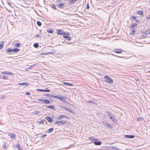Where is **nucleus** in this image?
<instances>
[{
	"mask_svg": "<svg viewBox=\"0 0 150 150\" xmlns=\"http://www.w3.org/2000/svg\"><path fill=\"white\" fill-rule=\"evenodd\" d=\"M101 122L105 127H107L108 129H112V126L110 124H108L106 120H102L101 121Z\"/></svg>",
	"mask_w": 150,
	"mask_h": 150,
	"instance_id": "f257e3e1",
	"label": "nucleus"
},
{
	"mask_svg": "<svg viewBox=\"0 0 150 150\" xmlns=\"http://www.w3.org/2000/svg\"><path fill=\"white\" fill-rule=\"evenodd\" d=\"M104 79L106 82L108 83L112 84L113 82L112 79L107 76H105Z\"/></svg>",
	"mask_w": 150,
	"mask_h": 150,
	"instance_id": "f03ea898",
	"label": "nucleus"
},
{
	"mask_svg": "<svg viewBox=\"0 0 150 150\" xmlns=\"http://www.w3.org/2000/svg\"><path fill=\"white\" fill-rule=\"evenodd\" d=\"M106 113L107 114V115L108 116V117H109L110 119L112 121H114L115 120V118L114 117H112V116H113L112 113H111L108 111H107L106 112Z\"/></svg>",
	"mask_w": 150,
	"mask_h": 150,
	"instance_id": "7ed1b4c3",
	"label": "nucleus"
},
{
	"mask_svg": "<svg viewBox=\"0 0 150 150\" xmlns=\"http://www.w3.org/2000/svg\"><path fill=\"white\" fill-rule=\"evenodd\" d=\"M54 123L56 124H58V125H62L64 124H66L67 122L65 121H58L55 122Z\"/></svg>",
	"mask_w": 150,
	"mask_h": 150,
	"instance_id": "20e7f679",
	"label": "nucleus"
},
{
	"mask_svg": "<svg viewBox=\"0 0 150 150\" xmlns=\"http://www.w3.org/2000/svg\"><path fill=\"white\" fill-rule=\"evenodd\" d=\"M56 52V50L54 49H52L51 50V51L50 52H47V57H48V55L49 54H52L51 56L53 57L52 56H54L53 54L55 53Z\"/></svg>",
	"mask_w": 150,
	"mask_h": 150,
	"instance_id": "39448f33",
	"label": "nucleus"
},
{
	"mask_svg": "<svg viewBox=\"0 0 150 150\" xmlns=\"http://www.w3.org/2000/svg\"><path fill=\"white\" fill-rule=\"evenodd\" d=\"M64 96L62 95H58L55 96L54 98H56L59 99L61 101L63 99V98Z\"/></svg>",
	"mask_w": 150,
	"mask_h": 150,
	"instance_id": "423d86ee",
	"label": "nucleus"
},
{
	"mask_svg": "<svg viewBox=\"0 0 150 150\" xmlns=\"http://www.w3.org/2000/svg\"><path fill=\"white\" fill-rule=\"evenodd\" d=\"M57 34L59 35H63L64 34V31L62 30H57Z\"/></svg>",
	"mask_w": 150,
	"mask_h": 150,
	"instance_id": "0eeeda50",
	"label": "nucleus"
},
{
	"mask_svg": "<svg viewBox=\"0 0 150 150\" xmlns=\"http://www.w3.org/2000/svg\"><path fill=\"white\" fill-rule=\"evenodd\" d=\"M8 136L11 138H15V135L14 134L12 133H8Z\"/></svg>",
	"mask_w": 150,
	"mask_h": 150,
	"instance_id": "6e6552de",
	"label": "nucleus"
},
{
	"mask_svg": "<svg viewBox=\"0 0 150 150\" xmlns=\"http://www.w3.org/2000/svg\"><path fill=\"white\" fill-rule=\"evenodd\" d=\"M2 74H6V75H12L13 73L11 72L8 71H6L5 72H2L1 73Z\"/></svg>",
	"mask_w": 150,
	"mask_h": 150,
	"instance_id": "1a4fd4ad",
	"label": "nucleus"
},
{
	"mask_svg": "<svg viewBox=\"0 0 150 150\" xmlns=\"http://www.w3.org/2000/svg\"><path fill=\"white\" fill-rule=\"evenodd\" d=\"M125 137L127 138L132 139L134 137V135H125Z\"/></svg>",
	"mask_w": 150,
	"mask_h": 150,
	"instance_id": "9d476101",
	"label": "nucleus"
},
{
	"mask_svg": "<svg viewBox=\"0 0 150 150\" xmlns=\"http://www.w3.org/2000/svg\"><path fill=\"white\" fill-rule=\"evenodd\" d=\"M62 83H63V84L65 85L69 86H73V85L72 84L70 83H69L68 82H62Z\"/></svg>",
	"mask_w": 150,
	"mask_h": 150,
	"instance_id": "9b49d317",
	"label": "nucleus"
},
{
	"mask_svg": "<svg viewBox=\"0 0 150 150\" xmlns=\"http://www.w3.org/2000/svg\"><path fill=\"white\" fill-rule=\"evenodd\" d=\"M18 85H20L21 86H26L28 85V83H19L18 84Z\"/></svg>",
	"mask_w": 150,
	"mask_h": 150,
	"instance_id": "f8f14e48",
	"label": "nucleus"
},
{
	"mask_svg": "<svg viewBox=\"0 0 150 150\" xmlns=\"http://www.w3.org/2000/svg\"><path fill=\"white\" fill-rule=\"evenodd\" d=\"M115 52L118 53H121L122 51V50L121 49H115L114 50Z\"/></svg>",
	"mask_w": 150,
	"mask_h": 150,
	"instance_id": "ddd939ff",
	"label": "nucleus"
},
{
	"mask_svg": "<svg viewBox=\"0 0 150 150\" xmlns=\"http://www.w3.org/2000/svg\"><path fill=\"white\" fill-rule=\"evenodd\" d=\"M63 37L64 38H67L70 35V34L69 33H64V34L63 35Z\"/></svg>",
	"mask_w": 150,
	"mask_h": 150,
	"instance_id": "4468645a",
	"label": "nucleus"
},
{
	"mask_svg": "<svg viewBox=\"0 0 150 150\" xmlns=\"http://www.w3.org/2000/svg\"><path fill=\"white\" fill-rule=\"evenodd\" d=\"M137 14H139L140 15H141L142 16H143V11L142 10H141L139 11H137Z\"/></svg>",
	"mask_w": 150,
	"mask_h": 150,
	"instance_id": "2eb2a0df",
	"label": "nucleus"
},
{
	"mask_svg": "<svg viewBox=\"0 0 150 150\" xmlns=\"http://www.w3.org/2000/svg\"><path fill=\"white\" fill-rule=\"evenodd\" d=\"M94 144L96 145H100L101 144V142L100 141H98L97 142L95 141L94 142Z\"/></svg>",
	"mask_w": 150,
	"mask_h": 150,
	"instance_id": "dca6fc26",
	"label": "nucleus"
},
{
	"mask_svg": "<svg viewBox=\"0 0 150 150\" xmlns=\"http://www.w3.org/2000/svg\"><path fill=\"white\" fill-rule=\"evenodd\" d=\"M88 138L92 142H94L96 140L95 138L92 137H88ZM96 140H98L96 139Z\"/></svg>",
	"mask_w": 150,
	"mask_h": 150,
	"instance_id": "f3484780",
	"label": "nucleus"
},
{
	"mask_svg": "<svg viewBox=\"0 0 150 150\" xmlns=\"http://www.w3.org/2000/svg\"><path fill=\"white\" fill-rule=\"evenodd\" d=\"M58 7L59 8H63L64 7V4L63 3H60L58 4Z\"/></svg>",
	"mask_w": 150,
	"mask_h": 150,
	"instance_id": "a211bd4d",
	"label": "nucleus"
},
{
	"mask_svg": "<svg viewBox=\"0 0 150 150\" xmlns=\"http://www.w3.org/2000/svg\"><path fill=\"white\" fill-rule=\"evenodd\" d=\"M15 147L17 148L19 150H21L22 149V148L21 147L20 145L19 144L18 145H16Z\"/></svg>",
	"mask_w": 150,
	"mask_h": 150,
	"instance_id": "6ab92c4d",
	"label": "nucleus"
},
{
	"mask_svg": "<svg viewBox=\"0 0 150 150\" xmlns=\"http://www.w3.org/2000/svg\"><path fill=\"white\" fill-rule=\"evenodd\" d=\"M53 29L51 28H50L47 29V32L51 34L53 33Z\"/></svg>",
	"mask_w": 150,
	"mask_h": 150,
	"instance_id": "aec40b11",
	"label": "nucleus"
},
{
	"mask_svg": "<svg viewBox=\"0 0 150 150\" xmlns=\"http://www.w3.org/2000/svg\"><path fill=\"white\" fill-rule=\"evenodd\" d=\"M4 42L3 41L0 44V50L2 49H3V47L4 46Z\"/></svg>",
	"mask_w": 150,
	"mask_h": 150,
	"instance_id": "412c9836",
	"label": "nucleus"
},
{
	"mask_svg": "<svg viewBox=\"0 0 150 150\" xmlns=\"http://www.w3.org/2000/svg\"><path fill=\"white\" fill-rule=\"evenodd\" d=\"M65 117V115H62L59 116L57 117V119L58 120H60L62 118H64Z\"/></svg>",
	"mask_w": 150,
	"mask_h": 150,
	"instance_id": "4be33fe9",
	"label": "nucleus"
},
{
	"mask_svg": "<svg viewBox=\"0 0 150 150\" xmlns=\"http://www.w3.org/2000/svg\"><path fill=\"white\" fill-rule=\"evenodd\" d=\"M47 108H50L53 110H54L55 108L54 106L52 105L47 106Z\"/></svg>",
	"mask_w": 150,
	"mask_h": 150,
	"instance_id": "5701e85b",
	"label": "nucleus"
},
{
	"mask_svg": "<svg viewBox=\"0 0 150 150\" xmlns=\"http://www.w3.org/2000/svg\"><path fill=\"white\" fill-rule=\"evenodd\" d=\"M37 91H39L41 92H47V89H37Z\"/></svg>",
	"mask_w": 150,
	"mask_h": 150,
	"instance_id": "b1692460",
	"label": "nucleus"
},
{
	"mask_svg": "<svg viewBox=\"0 0 150 150\" xmlns=\"http://www.w3.org/2000/svg\"><path fill=\"white\" fill-rule=\"evenodd\" d=\"M55 96L54 95V94L52 95H50L49 94L47 93V98L48 97H50L52 98H54Z\"/></svg>",
	"mask_w": 150,
	"mask_h": 150,
	"instance_id": "393cba45",
	"label": "nucleus"
},
{
	"mask_svg": "<svg viewBox=\"0 0 150 150\" xmlns=\"http://www.w3.org/2000/svg\"><path fill=\"white\" fill-rule=\"evenodd\" d=\"M52 119L49 116H47V121L49 122L52 121Z\"/></svg>",
	"mask_w": 150,
	"mask_h": 150,
	"instance_id": "a878e982",
	"label": "nucleus"
},
{
	"mask_svg": "<svg viewBox=\"0 0 150 150\" xmlns=\"http://www.w3.org/2000/svg\"><path fill=\"white\" fill-rule=\"evenodd\" d=\"M6 142H5L4 143V144H3V146H2V147L3 148H4L5 149H6L7 148H6Z\"/></svg>",
	"mask_w": 150,
	"mask_h": 150,
	"instance_id": "bb28decb",
	"label": "nucleus"
},
{
	"mask_svg": "<svg viewBox=\"0 0 150 150\" xmlns=\"http://www.w3.org/2000/svg\"><path fill=\"white\" fill-rule=\"evenodd\" d=\"M54 129V128H52L50 129H49L47 130V131L48 132V133H50L52 132Z\"/></svg>",
	"mask_w": 150,
	"mask_h": 150,
	"instance_id": "cd10ccee",
	"label": "nucleus"
},
{
	"mask_svg": "<svg viewBox=\"0 0 150 150\" xmlns=\"http://www.w3.org/2000/svg\"><path fill=\"white\" fill-rule=\"evenodd\" d=\"M45 121L46 122H47L45 120H41L40 121H39V122H38V123L39 124H43L45 122Z\"/></svg>",
	"mask_w": 150,
	"mask_h": 150,
	"instance_id": "c85d7f7f",
	"label": "nucleus"
},
{
	"mask_svg": "<svg viewBox=\"0 0 150 150\" xmlns=\"http://www.w3.org/2000/svg\"><path fill=\"white\" fill-rule=\"evenodd\" d=\"M33 46L35 48H38L39 47V44L38 43H35L33 45Z\"/></svg>",
	"mask_w": 150,
	"mask_h": 150,
	"instance_id": "c756f323",
	"label": "nucleus"
},
{
	"mask_svg": "<svg viewBox=\"0 0 150 150\" xmlns=\"http://www.w3.org/2000/svg\"><path fill=\"white\" fill-rule=\"evenodd\" d=\"M13 49H12L11 48H8V49H7V51L8 52H12V51H13Z\"/></svg>",
	"mask_w": 150,
	"mask_h": 150,
	"instance_id": "7c9ffc66",
	"label": "nucleus"
},
{
	"mask_svg": "<svg viewBox=\"0 0 150 150\" xmlns=\"http://www.w3.org/2000/svg\"><path fill=\"white\" fill-rule=\"evenodd\" d=\"M137 24L136 23H135L133 24V25H132L131 26V28H133L135 26H137Z\"/></svg>",
	"mask_w": 150,
	"mask_h": 150,
	"instance_id": "2f4dec72",
	"label": "nucleus"
},
{
	"mask_svg": "<svg viewBox=\"0 0 150 150\" xmlns=\"http://www.w3.org/2000/svg\"><path fill=\"white\" fill-rule=\"evenodd\" d=\"M60 107L64 109L65 110H67L68 108L67 107L62 105H60Z\"/></svg>",
	"mask_w": 150,
	"mask_h": 150,
	"instance_id": "473e14b6",
	"label": "nucleus"
},
{
	"mask_svg": "<svg viewBox=\"0 0 150 150\" xmlns=\"http://www.w3.org/2000/svg\"><path fill=\"white\" fill-rule=\"evenodd\" d=\"M37 23L39 26H40L42 25L41 23L39 21H37Z\"/></svg>",
	"mask_w": 150,
	"mask_h": 150,
	"instance_id": "72a5a7b5",
	"label": "nucleus"
},
{
	"mask_svg": "<svg viewBox=\"0 0 150 150\" xmlns=\"http://www.w3.org/2000/svg\"><path fill=\"white\" fill-rule=\"evenodd\" d=\"M13 51L15 52H18L19 51V50L17 48H16L13 49Z\"/></svg>",
	"mask_w": 150,
	"mask_h": 150,
	"instance_id": "f704fd0d",
	"label": "nucleus"
},
{
	"mask_svg": "<svg viewBox=\"0 0 150 150\" xmlns=\"http://www.w3.org/2000/svg\"><path fill=\"white\" fill-rule=\"evenodd\" d=\"M20 46V45L19 43H17L15 44V46L16 47H19Z\"/></svg>",
	"mask_w": 150,
	"mask_h": 150,
	"instance_id": "c9c22d12",
	"label": "nucleus"
},
{
	"mask_svg": "<svg viewBox=\"0 0 150 150\" xmlns=\"http://www.w3.org/2000/svg\"><path fill=\"white\" fill-rule=\"evenodd\" d=\"M117 0H113V1H112L111 2V4H113L115 3L117 1Z\"/></svg>",
	"mask_w": 150,
	"mask_h": 150,
	"instance_id": "e433bc0d",
	"label": "nucleus"
},
{
	"mask_svg": "<svg viewBox=\"0 0 150 150\" xmlns=\"http://www.w3.org/2000/svg\"><path fill=\"white\" fill-rule=\"evenodd\" d=\"M65 97H64L63 98V99L62 100V102L65 103L66 102V100L65 99Z\"/></svg>",
	"mask_w": 150,
	"mask_h": 150,
	"instance_id": "4c0bfd02",
	"label": "nucleus"
},
{
	"mask_svg": "<svg viewBox=\"0 0 150 150\" xmlns=\"http://www.w3.org/2000/svg\"><path fill=\"white\" fill-rule=\"evenodd\" d=\"M135 30L134 29H133L131 32V34H134V32H135Z\"/></svg>",
	"mask_w": 150,
	"mask_h": 150,
	"instance_id": "58836bf2",
	"label": "nucleus"
},
{
	"mask_svg": "<svg viewBox=\"0 0 150 150\" xmlns=\"http://www.w3.org/2000/svg\"><path fill=\"white\" fill-rule=\"evenodd\" d=\"M88 103H91L93 104H94L95 103V102L93 101V100L89 101H88Z\"/></svg>",
	"mask_w": 150,
	"mask_h": 150,
	"instance_id": "ea45409f",
	"label": "nucleus"
},
{
	"mask_svg": "<svg viewBox=\"0 0 150 150\" xmlns=\"http://www.w3.org/2000/svg\"><path fill=\"white\" fill-rule=\"evenodd\" d=\"M2 78H3V79H7V77L6 76H3L2 77Z\"/></svg>",
	"mask_w": 150,
	"mask_h": 150,
	"instance_id": "a19ab883",
	"label": "nucleus"
},
{
	"mask_svg": "<svg viewBox=\"0 0 150 150\" xmlns=\"http://www.w3.org/2000/svg\"><path fill=\"white\" fill-rule=\"evenodd\" d=\"M40 36H41L40 35L38 34L35 36V37L36 38H39Z\"/></svg>",
	"mask_w": 150,
	"mask_h": 150,
	"instance_id": "79ce46f5",
	"label": "nucleus"
},
{
	"mask_svg": "<svg viewBox=\"0 0 150 150\" xmlns=\"http://www.w3.org/2000/svg\"><path fill=\"white\" fill-rule=\"evenodd\" d=\"M42 102L46 104H47V99H43V100H42Z\"/></svg>",
	"mask_w": 150,
	"mask_h": 150,
	"instance_id": "37998d69",
	"label": "nucleus"
},
{
	"mask_svg": "<svg viewBox=\"0 0 150 150\" xmlns=\"http://www.w3.org/2000/svg\"><path fill=\"white\" fill-rule=\"evenodd\" d=\"M51 7L54 9L56 10V8L55 6V5L54 4L52 5V6H51Z\"/></svg>",
	"mask_w": 150,
	"mask_h": 150,
	"instance_id": "c03bdc74",
	"label": "nucleus"
},
{
	"mask_svg": "<svg viewBox=\"0 0 150 150\" xmlns=\"http://www.w3.org/2000/svg\"><path fill=\"white\" fill-rule=\"evenodd\" d=\"M39 111H35L34 112H33V113H34L35 115H36L38 114V113H39Z\"/></svg>",
	"mask_w": 150,
	"mask_h": 150,
	"instance_id": "a18cd8bd",
	"label": "nucleus"
},
{
	"mask_svg": "<svg viewBox=\"0 0 150 150\" xmlns=\"http://www.w3.org/2000/svg\"><path fill=\"white\" fill-rule=\"evenodd\" d=\"M112 149H114V150H118V148H117V147H116L115 146H112Z\"/></svg>",
	"mask_w": 150,
	"mask_h": 150,
	"instance_id": "49530a36",
	"label": "nucleus"
},
{
	"mask_svg": "<svg viewBox=\"0 0 150 150\" xmlns=\"http://www.w3.org/2000/svg\"><path fill=\"white\" fill-rule=\"evenodd\" d=\"M142 118L141 117H138L137 119V120L138 121H140L142 120Z\"/></svg>",
	"mask_w": 150,
	"mask_h": 150,
	"instance_id": "de8ad7c7",
	"label": "nucleus"
},
{
	"mask_svg": "<svg viewBox=\"0 0 150 150\" xmlns=\"http://www.w3.org/2000/svg\"><path fill=\"white\" fill-rule=\"evenodd\" d=\"M86 6H87V9H88V10H89V5H88V3L86 5Z\"/></svg>",
	"mask_w": 150,
	"mask_h": 150,
	"instance_id": "09e8293b",
	"label": "nucleus"
},
{
	"mask_svg": "<svg viewBox=\"0 0 150 150\" xmlns=\"http://www.w3.org/2000/svg\"><path fill=\"white\" fill-rule=\"evenodd\" d=\"M67 40H68L70 41L71 40V38L70 37L68 36L67 38Z\"/></svg>",
	"mask_w": 150,
	"mask_h": 150,
	"instance_id": "8fccbe9b",
	"label": "nucleus"
},
{
	"mask_svg": "<svg viewBox=\"0 0 150 150\" xmlns=\"http://www.w3.org/2000/svg\"><path fill=\"white\" fill-rule=\"evenodd\" d=\"M25 94H26L27 95H30V93L29 92H26L25 93Z\"/></svg>",
	"mask_w": 150,
	"mask_h": 150,
	"instance_id": "3c124183",
	"label": "nucleus"
},
{
	"mask_svg": "<svg viewBox=\"0 0 150 150\" xmlns=\"http://www.w3.org/2000/svg\"><path fill=\"white\" fill-rule=\"evenodd\" d=\"M131 18L132 19H134L135 20L136 19V17L135 16H133Z\"/></svg>",
	"mask_w": 150,
	"mask_h": 150,
	"instance_id": "603ef678",
	"label": "nucleus"
},
{
	"mask_svg": "<svg viewBox=\"0 0 150 150\" xmlns=\"http://www.w3.org/2000/svg\"><path fill=\"white\" fill-rule=\"evenodd\" d=\"M50 83V82L47 81V86H48V85H52V84Z\"/></svg>",
	"mask_w": 150,
	"mask_h": 150,
	"instance_id": "864d4df0",
	"label": "nucleus"
},
{
	"mask_svg": "<svg viewBox=\"0 0 150 150\" xmlns=\"http://www.w3.org/2000/svg\"><path fill=\"white\" fill-rule=\"evenodd\" d=\"M46 136V134H44L42 136V137H44Z\"/></svg>",
	"mask_w": 150,
	"mask_h": 150,
	"instance_id": "5fc2aeb1",
	"label": "nucleus"
},
{
	"mask_svg": "<svg viewBox=\"0 0 150 150\" xmlns=\"http://www.w3.org/2000/svg\"><path fill=\"white\" fill-rule=\"evenodd\" d=\"M135 20V22H137V23H139V21L137 19H136Z\"/></svg>",
	"mask_w": 150,
	"mask_h": 150,
	"instance_id": "6e6d98bb",
	"label": "nucleus"
},
{
	"mask_svg": "<svg viewBox=\"0 0 150 150\" xmlns=\"http://www.w3.org/2000/svg\"><path fill=\"white\" fill-rule=\"evenodd\" d=\"M47 47H48L47 48V49H50V48L51 47V46H47Z\"/></svg>",
	"mask_w": 150,
	"mask_h": 150,
	"instance_id": "4d7b16f0",
	"label": "nucleus"
},
{
	"mask_svg": "<svg viewBox=\"0 0 150 150\" xmlns=\"http://www.w3.org/2000/svg\"><path fill=\"white\" fill-rule=\"evenodd\" d=\"M115 56L116 57H120V58H122V57H120V56H117V55H115Z\"/></svg>",
	"mask_w": 150,
	"mask_h": 150,
	"instance_id": "13d9d810",
	"label": "nucleus"
},
{
	"mask_svg": "<svg viewBox=\"0 0 150 150\" xmlns=\"http://www.w3.org/2000/svg\"><path fill=\"white\" fill-rule=\"evenodd\" d=\"M50 103V100H47V104H49Z\"/></svg>",
	"mask_w": 150,
	"mask_h": 150,
	"instance_id": "bf43d9fd",
	"label": "nucleus"
},
{
	"mask_svg": "<svg viewBox=\"0 0 150 150\" xmlns=\"http://www.w3.org/2000/svg\"><path fill=\"white\" fill-rule=\"evenodd\" d=\"M42 100H43V99H40L39 100V101H40L42 102Z\"/></svg>",
	"mask_w": 150,
	"mask_h": 150,
	"instance_id": "052dcab7",
	"label": "nucleus"
},
{
	"mask_svg": "<svg viewBox=\"0 0 150 150\" xmlns=\"http://www.w3.org/2000/svg\"><path fill=\"white\" fill-rule=\"evenodd\" d=\"M33 66V65H32V66H30V67H29L30 68H32V67Z\"/></svg>",
	"mask_w": 150,
	"mask_h": 150,
	"instance_id": "680f3d73",
	"label": "nucleus"
},
{
	"mask_svg": "<svg viewBox=\"0 0 150 150\" xmlns=\"http://www.w3.org/2000/svg\"><path fill=\"white\" fill-rule=\"evenodd\" d=\"M50 91V90L49 89H47V92H49Z\"/></svg>",
	"mask_w": 150,
	"mask_h": 150,
	"instance_id": "e2e57ef3",
	"label": "nucleus"
},
{
	"mask_svg": "<svg viewBox=\"0 0 150 150\" xmlns=\"http://www.w3.org/2000/svg\"><path fill=\"white\" fill-rule=\"evenodd\" d=\"M66 44H70V43H69L68 42H67H67H66Z\"/></svg>",
	"mask_w": 150,
	"mask_h": 150,
	"instance_id": "0e129e2a",
	"label": "nucleus"
},
{
	"mask_svg": "<svg viewBox=\"0 0 150 150\" xmlns=\"http://www.w3.org/2000/svg\"><path fill=\"white\" fill-rule=\"evenodd\" d=\"M8 4H9V5H11V4L9 2H8Z\"/></svg>",
	"mask_w": 150,
	"mask_h": 150,
	"instance_id": "69168bd1",
	"label": "nucleus"
},
{
	"mask_svg": "<svg viewBox=\"0 0 150 150\" xmlns=\"http://www.w3.org/2000/svg\"><path fill=\"white\" fill-rule=\"evenodd\" d=\"M148 33H149V34H150V30L149 31Z\"/></svg>",
	"mask_w": 150,
	"mask_h": 150,
	"instance_id": "338daca9",
	"label": "nucleus"
},
{
	"mask_svg": "<svg viewBox=\"0 0 150 150\" xmlns=\"http://www.w3.org/2000/svg\"><path fill=\"white\" fill-rule=\"evenodd\" d=\"M45 119H46V120H47V116L45 117Z\"/></svg>",
	"mask_w": 150,
	"mask_h": 150,
	"instance_id": "774afa93",
	"label": "nucleus"
}]
</instances>
